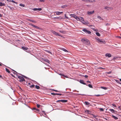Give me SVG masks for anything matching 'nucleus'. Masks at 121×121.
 I'll return each mask as SVG.
<instances>
[{
    "instance_id": "obj_1",
    "label": "nucleus",
    "mask_w": 121,
    "mask_h": 121,
    "mask_svg": "<svg viewBox=\"0 0 121 121\" xmlns=\"http://www.w3.org/2000/svg\"><path fill=\"white\" fill-rule=\"evenodd\" d=\"M81 41L83 43L86 45L89 44H90V42L87 39H82Z\"/></svg>"
},
{
    "instance_id": "obj_2",
    "label": "nucleus",
    "mask_w": 121,
    "mask_h": 121,
    "mask_svg": "<svg viewBox=\"0 0 121 121\" xmlns=\"http://www.w3.org/2000/svg\"><path fill=\"white\" fill-rule=\"evenodd\" d=\"M95 39L99 43H105V41H103L102 39H99L98 37L96 38Z\"/></svg>"
},
{
    "instance_id": "obj_3",
    "label": "nucleus",
    "mask_w": 121,
    "mask_h": 121,
    "mask_svg": "<svg viewBox=\"0 0 121 121\" xmlns=\"http://www.w3.org/2000/svg\"><path fill=\"white\" fill-rule=\"evenodd\" d=\"M18 78L20 79L19 81L20 82H21L23 81H25V79L22 77L20 76H18Z\"/></svg>"
},
{
    "instance_id": "obj_4",
    "label": "nucleus",
    "mask_w": 121,
    "mask_h": 121,
    "mask_svg": "<svg viewBox=\"0 0 121 121\" xmlns=\"http://www.w3.org/2000/svg\"><path fill=\"white\" fill-rule=\"evenodd\" d=\"M82 30L84 32L86 33H88V34H90L91 33V32L90 31H89L85 29H83Z\"/></svg>"
},
{
    "instance_id": "obj_5",
    "label": "nucleus",
    "mask_w": 121,
    "mask_h": 121,
    "mask_svg": "<svg viewBox=\"0 0 121 121\" xmlns=\"http://www.w3.org/2000/svg\"><path fill=\"white\" fill-rule=\"evenodd\" d=\"M51 32L53 33V34H54L55 35H58L59 36H60V35L58 33H57L55 31L52 30L51 31Z\"/></svg>"
},
{
    "instance_id": "obj_6",
    "label": "nucleus",
    "mask_w": 121,
    "mask_h": 121,
    "mask_svg": "<svg viewBox=\"0 0 121 121\" xmlns=\"http://www.w3.org/2000/svg\"><path fill=\"white\" fill-rule=\"evenodd\" d=\"M67 100H58L56 101L57 102H61L63 103H66L67 102Z\"/></svg>"
},
{
    "instance_id": "obj_7",
    "label": "nucleus",
    "mask_w": 121,
    "mask_h": 121,
    "mask_svg": "<svg viewBox=\"0 0 121 121\" xmlns=\"http://www.w3.org/2000/svg\"><path fill=\"white\" fill-rule=\"evenodd\" d=\"M104 9H107L108 10H111L112 9V8L108 6H105L104 7Z\"/></svg>"
},
{
    "instance_id": "obj_8",
    "label": "nucleus",
    "mask_w": 121,
    "mask_h": 121,
    "mask_svg": "<svg viewBox=\"0 0 121 121\" xmlns=\"http://www.w3.org/2000/svg\"><path fill=\"white\" fill-rule=\"evenodd\" d=\"M94 13V10L92 11H88L87 12V14L89 15H91V14Z\"/></svg>"
},
{
    "instance_id": "obj_9",
    "label": "nucleus",
    "mask_w": 121,
    "mask_h": 121,
    "mask_svg": "<svg viewBox=\"0 0 121 121\" xmlns=\"http://www.w3.org/2000/svg\"><path fill=\"white\" fill-rule=\"evenodd\" d=\"M30 25L31 26H32L35 27L37 29H39V28L38 27V26H36L34 25H33L32 24H30Z\"/></svg>"
},
{
    "instance_id": "obj_10",
    "label": "nucleus",
    "mask_w": 121,
    "mask_h": 121,
    "mask_svg": "<svg viewBox=\"0 0 121 121\" xmlns=\"http://www.w3.org/2000/svg\"><path fill=\"white\" fill-rule=\"evenodd\" d=\"M105 56H108V57H110L111 56V54L109 53H107L106 54Z\"/></svg>"
},
{
    "instance_id": "obj_11",
    "label": "nucleus",
    "mask_w": 121,
    "mask_h": 121,
    "mask_svg": "<svg viewBox=\"0 0 121 121\" xmlns=\"http://www.w3.org/2000/svg\"><path fill=\"white\" fill-rule=\"evenodd\" d=\"M32 10L34 11L36 10L40 11L42 10V9L41 8H34L32 9Z\"/></svg>"
},
{
    "instance_id": "obj_12",
    "label": "nucleus",
    "mask_w": 121,
    "mask_h": 121,
    "mask_svg": "<svg viewBox=\"0 0 121 121\" xmlns=\"http://www.w3.org/2000/svg\"><path fill=\"white\" fill-rule=\"evenodd\" d=\"M79 21H80L82 22L83 21H84L83 18L82 17H79Z\"/></svg>"
},
{
    "instance_id": "obj_13",
    "label": "nucleus",
    "mask_w": 121,
    "mask_h": 121,
    "mask_svg": "<svg viewBox=\"0 0 121 121\" xmlns=\"http://www.w3.org/2000/svg\"><path fill=\"white\" fill-rule=\"evenodd\" d=\"M79 82L81 83L84 85H86V83L84 82V81L82 80H80Z\"/></svg>"
},
{
    "instance_id": "obj_14",
    "label": "nucleus",
    "mask_w": 121,
    "mask_h": 121,
    "mask_svg": "<svg viewBox=\"0 0 121 121\" xmlns=\"http://www.w3.org/2000/svg\"><path fill=\"white\" fill-rule=\"evenodd\" d=\"M5 4L4 3H2L1 2H0V6H5Z\"/></svg>"
},
{
    "instance_id": "obj_15",
    "label": "nucleus",
    "mask_w": 121,
    "mask_h": 121,
    "mask_svg": "<svg viewBox=\"0 0 121 121\" xmlns=\"http://www.w3.org/2000/svg\"><path fill=\"white\" fill-rule=\"evenodd\" d=\"M63 12H55V13H56V14L59 15L60 14L63 13Z\"/></svg>"
},
{
    "instance_id": "obj_16",
    "label": "nucleus",
    "mask_w": 121,
    "mask_h": 121,
    "mask_svg": "<svg viewBox=\"0 0 121 121\" xmlns=\"http://www.w3.org/2000/svg\"><path fill=\"white\" fill-rule=\"evenodd\" d=\"M109 110L112 113H115V111L113 109H109Z\"/></svg>"
},
{
    "instance_id": "obj_17",
    "label": "nucleus",
    "mask_w": 121,
    "mask_h": 121,
    "mask_svg": "<svg viewBox=\"0 0 121 121\" xmlns=\"http://www.w3.org/2000/svg\"><path fill=\"white\" fill-rule=\"evenodd\" d=\"M7 6L11 10H13L14 9L12 7H11L10 6L7 5Z\"/></svg>"
},
{
    "instance_id": "obj_18",
    "label": "nucleus",
    "mask_w": 121,
    "mask_h": 121,
    "mask_svg": "<svg viewBox=\"0 0 121 121\" xmlns=\"http://www.w3.org/2000/svg\"><path fill=\"white\" fill-rule=\"evenodd\" d=\"M112 117L115 120H117L118 119V118L116 116L114 115H112Z\"/></svg>"
},
{
    "instance_id": "obj_19",
    "label": "nucleus",
    "mask_w": 121,
    "mask_h": 121,
    "mask_svg": "<svg viewBox=\"0 0 121 121\" xmlns=\"http://www.w3.org/2000/svg\"><path fill=\"white\" fill-rule=\"evenodd\" d=\"M70 16L71 17H72L74 18H75L76 17V16L74 14H70Z\"/></svg>"
},
{
    "instance_id": "obj_20",
    "label": "nucleus",
    "mask_w": 121,
    "mask_h": 121,
    "mask_svg": "<svg viewBox=\"0 0 121 121\" xmlns=\"http://www.w3.org/2000/svg\"><path fill=\"white\" fill-rule=\"evenodd\" d=\"M88 2H96V1L95 0H89Z\"/></svg>"
},
{
    "instance_id": "obj_21",
    "label": "nucleus",
    "mask_w": 121,
    "mask_h": 121,
    "mask_svg": "<svg viewBox=\"0 0 121 121\" xmlns=\"http://www.w3.org/2000/svg\"><path fill=\"white\" fill-rule=\"evenodd\" d=\"M30 22H35L36 23V21L33 20H30V19H29L28 20Z\"/></svg>"
},
{
    "instance_id": "obj_22",
    "label": "nucleus",
    "mask_w": 121,
    "mask_h": 121,
    "mask_svg": "<svg viewBox=\"0 0 121 121\" xmlns=\"http://www.w3.org/2000/svg\"><path fill=\"white\" fill-rule=\"evenodd\" d=\"M85 104L86 105H90V104L87 102H84Z\"/></svg>"
},
{
    "instance_id": "obj_23",
    "label": "nucleus",
    "mask_w": 121,
    "mask_h": 121,
    "mask_svg": "<svg viewBox=\"0 0 121 121\" xmlns=\"http://www.w3.org/2000/svg\"><path fill=\"white\" fill-rule=\"evenodd\" d=\"M22 49L23 50H27L28 49L26 47H22Z\"/></svg>"
},
{
    "instance_id": "obj_24",
    "label": "nucleus",
    "mask_w": 121,
    "mask_h": 121,
    "mask_svg": "<svg viewBox=\"0 0 121 121\" xmlns=\"http://www.w3.org/2000/svg\"><path fill=\"white\" fill-rule=\"evenodd\" d=\"M82 22L83 24H86L88 23V22H85L84 21H83Z\"/></svg>"
},
{
    "instance_id": "obj_25",
    "label": "nucleus",
    "mask_w": 121,
    "mask_h": 121,
    "mask_svg": "<svg viewBox=\"0 0 121 121\" xmlns=\"http://www.w3.org/2000/svg\"><path fill=\"white\" fill-rule=\"evenodd\" d=\"M5 70L6 72H8L9 73H10V71H9V70L7 68H5Z\"/></svg>"
},
{
    "instance_id": "obj_26",
    "label": "nucleus",
    "mask_w": 121,
    "mask_h": 121,
    "mask_svg": "<svg viewBox=\"0 0 121 121\" xmlns=\"http://www.w3.org/2000/svg\"><path fill=\"white\" fill-rule=\"evenodd\" d=\"M62 50L64 51V52H68V51L66 49H65L64 48H62Z\"/></svg>"
},
{
    "instance_id": "obj_27",
    "label": "nucleus",
    "mask_w": 121,
    "mask_h": 121,
    "mask_svg": "<svg viewBox=\"0 0 121 121\" xmlns=\"http://www.w3.org/2000/svg\"><path fill=\"white\" fill-rule=\"evenodd\" d=\"M59 32H60L62 33H63V34H64L65 33V32L64 31H63V30H60L59 31Z\"/></svg>"
},
{
    "instance_id": "obj_28",
    "label": "nucleus",
    "mask_w": 121,
    "mask_h": 121,
    "mask_svg": "<svg viewBox=\"0 0 121 121\" xmlns=\"http://www.w3.org/2000/svg\"><path fill=\"white\" fill-rule=\"evenodd\" d=\"M35 87L37 89H39L40 88V87L39 86L37 85L35 86Z\"/></svg>"
},
{
    "instance_id": "obj_29",
    "label": "nucleus",
    "mask_w": 121,
    "mask_h": 121,
    "mask_svg": "<svg viewBox=\"0 0 121 121\" xmlns=\"http://www.w3.org/2000/svg\"><path fill=\"white\" fill-rule=\"evenodd\" d=\"M101 87L102 89H104L105 90H107V88L106 87H103V86H101Z\"/></svg>"
},
{
    "instance_id": "obj_30",
    "label": "nucleus",
    "mask_w": 121,
    "mask_h": 121,
    "mask_svg": "<svg viewBox=\"0 0 121 121\" xmlns=\"http://www.w3.org/2000/svg\"><path fill=\"white\" fill-rule=\"evenodd\" d=\"M96 34L98 36H100V34L99 33V32H96Z\"/></svg>"
},
{
    "instance_id": "obj_31",
    "label": "nucleus",
    "mask_w": 121,
    "mask_h": 121,
    "mask_svg": "<svg viewBox=\"0 0 121 121\" xmlns=\"http://www.w3.org/2000/svg\"><path fill=\"white\" fill-rule=\"evenodd\" d=\"M20 5L21 6H22L23 7H24L25 6V5L22 4H20Z\"/></svg>"
},
{
    "instance_id": "obj_32",
    "label": "nucleus",
    "mask_w": 121,
    "mask_h": 121,
    "mask_svg": "<svg viewBox=\"0 0 121 121\" xmlns=\"http://www.w3.org/2000/svg\"><path fill=\"white\" fill-rule=\"evenodd\" d=\"M75 19H76V20L78 21H79V17H77V16L75 18Z\"/></svg>"
},
{
    "instance_id": "obj_33",
    "label": "nucleus",
    "mask_w": 121,
    "mask_h": 121,
    "mask_svg": "<svg viewBox=\"0 0 121 121\" xmlns=\"http://www.w3.org/2000/svg\"><path fill=\"white\" fill-rule=\"evenodd\" d=\"M97 18H99V19H100V20H103V19H102L101 17L99 16H97Z\"/></svg>"
},
{
    "instance_id": "obj_34",
    "label": "nucleus",
    "mask_w": 121,
    "mask_h": 121,
    "mask_svg": "<svg viewBox=\"0 0 121 121\" xmlns=\"http://www.w3.org/2000/svg\"><path fill=\"white\" fill-rule=\"evenodd\" d=\"M67 7V5H64L62 6L61 7H62V8H65L66 7Z\"/></svg>"
},
{
    "instance_id": "obj_35",
    "label": "nucleus",
    "mask_w": 121,
    "mask_h": 121,
    "mask_svg": "<svg viewBox=\"0 0 121 121\" xmlns=\"http://www.w3.org/2000/svg\"><path fill=\"white\" fill-rule=\"evenodd\" d=\"M93 117L94 118H95L96 119H97V117L98 116H95L94 115H93Z\"/></svg>"
},
{
    "instance_id": "obj_36",
    "label": "nucleus",
    "mask_w": 121,
    "mask_h": 121,
    "mask_svg": "<svg viewBox=\"0 0 121 121\" xmlns=\"http://www.w3.org/2000/svg\"><path fill=\"white\" fill-rule=\"evenodd\" d=\"M88 86L90 88H93V86L91 84H89L88 85Z\"/></svg>"
},
{
    "instance_id": "obj_37",
    "label": "nucleus",
    "mask_w": 121,
    "mask_h": 121,
    "mask_svg": "<svg viewBox=\"0 0 121 121\" xmlns=\"http://www.w3.org/2000/svg\"><path fill=\"white\" fill-rule=\"evenodd\" d=\"M81 0L83 2H88L89 0Z\"/></svg>"
},
{
    "instance_id": "obj_38",
    "label": "nucleus",
    "mask_w": 121,
    "mask_h": 121,
    "mask_svg": "<svg viewBox=\"0 0 121 121\" xmlns=\"http://www.w3.org/2000/svg\"><path fill=\"white\" fill-rule=\"evenodd\" d=\"M35 87V85H32L30 86V87L31 88H33Z\"/></svg>"
},
{
    "instance_id": "obj_39",
    "label": "nucleus",
    "mask_w": 121,
    "mask_h": 121,
    "mask_svg": "<svg viewBox=\"0 0 121 121\" xmlns=\"http://www.w3.org/2000/svg\"><path fill=\"white\" fill-rule=\"evenodd\" d=\"M51 94L54 95H57V93H51Z\"/></svg>"
},
{
    "instance_id": "obj_40",
    "label": "nucleus",
    "mask_w": 121,
    "mask_h": 121,
    "mask_svg": "<svg viewBox=\"0 0 121 121\" xmlns=\"http://www.w3.org/2000/svg\"><path fill=\"white\" fill-rule=\"evenodd\" d=\"M11 2H12L13 3H15V4H17V2L15 1H14L13 0H12V1L11 0Z\"/></svg>"
},
{
    "instance_id": "obj_41",
    "label": "nucleus",
    "mask_w": 121,
    "mask_h": 121,
    "mask_svg": "<svg viewBox=\"0 0 121 121\" xmlns=\"http://www.w3.org/2000/svg\"><path fill=\"white\" fill-rule=\"evenodd\" d=\"M112 73V71H109V72H107L106 73H107L108 74H110V73Z\"/></svg>"
},
{
    "instance_id": "obj_42",
    "label": "nucleus",
    "mask_w": 121,
    "mask_h": 121,
    "mask_svg": "<svg viewBox=\"0 0 121 121\" xmlns=\"http://www.w3.org/2000/svg\"><path fill=\"white\" fill-rule=\"evenodd\" d=\"M85 112H86L87 113H89V112L90 111L88 110H86Z\"/></svg>"
},
{
    "instance_id": "obj_43",
    "label": "nucleus",
    "mask_w": 121,
    "mask_h": 121,
    "mask_svg": "<svg viewBox=\"0 0 121 121\" xmlns=\"http://www.w3.org/2000/svg\"><path fill=\"white\" fill-rule=\"evenodd\" d=\"M99 109L101 111H104V109L103 108H100Z\"/></svg>"
},
{
    "instance_id": "obj_44",
    "label": "nucleus",
    "mask_w": 121,
    "mask_h": 121,
    "mask_svg": "<svg viewBox=\"0 0 121 121\" xmlns=\"http://www.w3.org/2000/svg\"><path fill=\"white\" fill-rule=\"evenodd\" d=\"M93 30L94 31H96V32H97V31H98L97 30L95 29H94V28L93 29Z\"/></svg>"
},
{
    "instance_id": "obj_45",
    "label": "nucleus",
    "mask_w": 121,
    "mask_h": 121,
    "mask_svg": "<svg viewBox=\"0 0 121 121\" xmlns=\"http://www.w3.org/2000/svg\"><path fill=\"white\" fill-rule=\"evenodd\" d=\"M65 17L66 18H67V19H68V17H67V16H66V14H65Z\"/></svg>"
},
{
    "instance_id": "obj_46",
    "label": "nucleus",
    "mask_w": 121,
    "mask_h": 121,
    "mask_svg": "<svg viewBox=\"0 0 121 121\" xmlns=\"http://www.w3.org/2000/svg\"><path fill=\"white\" fill-rule=\"evenodd\" d=\"M37 108H39L40 107V105L39 104H37Z\"/></svg>"
},
{
    "instance_id": "obj_47",
    "label": "nucleus",
    "mask_w": 121,
    "mask_h": 121,
    "mask_svg": "<svg viewBox=\"0 0 121 121\" xmlns=\"http://www.w3.org/2000/svg\"><path fill=\"white\" fill-rule=\"evenodd\" d=\"M83 76L86 78H87L88 77V76L86 75L85 76Z\"/></svg>"
},
{
    "instance_id": "obj_48",
    "label": "nucleus",
    "mask_w": 121,
    "mask_h": 121,
    "mask_svg": "<svg viewBox=\"0 0 121 121\" xmlns=\"http://www.w3.org/2000/svg\"><path fill=\"white\" fill-rule=\"evenodd\" d=\"M57 95H60V96H61V95H62V94H58V93H57Z\"/></svg>"
},
{
    "instance_id": "obj_49",
    "label": "nucleus",
    "mask_w": 121,
    "mask_h": 121,
    "mask_svg": "<svg viewBox=\"0 0 121 121\" xmlns=\"http://www.w3.org/2000/svg\"><path fill=\"white\" fill-rule=\"evenodd\" d=\"M112 105L114 106V107H116V105L115 104H112Z\"/></svg>"
},
{
    "instance_id": "obj_50",
    "label": "nucleus",
    "mask_w": 121,
    "mask_h": 121,
    "mask_svg": "<svg viewBox=\"0 0 121 121\" xmlns=\"http://www.w3.org/2000/svg\"><path fill=\"white\" fill-rule=\"evenodd\" d=\"M46 61L47 62H48V63H49V60H46Z\"/></svg>"
},
{
    "instance_id": "obj_51",
    "label": "nucleus",
    "mask_w": 121,
    "mask_h": 121,
    "mask_svg": "<svg viewBox=\"0 0 121 121\" xmlns=\"http://www.w3.org/2000/svg\"><path fill=\"white\" fill-rule=\"evenodd\" d=\"M52 90L55 91H56V92H59V91H57V90Z\"/></svg>"
},
{
    "instance_id": "obj_52",
    "label": "nucleus",
    "mask_w": 121,
    "mask_h": 121,
    "mask_svg": "<svg viewBox=\"0 0 121 121\" xmlns=\"http://www.w3.org/2000/svg\"><path fill=\"white\" fill-rule=\"evenodd\" d=\"M41 2H44V0H39Z\"/></svg>"
},
{
    "instance_id": "obj_53",
    "label": "nucleus",
    "mask_w": 121,
    "mask_h": 121,
    "mask_svg": "<svg viewBox=\"0 0 121 121\" xmlns=\"http://www.w3.org/2000/svg\"><path fill=\"white\" fill-rule=\"evenodd\" d=\"M47 52H49V53H51V52H50V51H47Z\"/></svg>"
},
{
    "instance_id": "obj_54",
    "label": "nucleus",
    "mask_w": 121,
    "mask_h": 121,
    "mask_svg": "<svg viewBox=\"0 0 121 121\" xmlns=\"http://www.w3.org/2000/svg\"><path fill=\"white\" fill-rule=\"evenodd\" d=\"M36 110L37 111H39V110L37 108H36Z\"/></svg>"
},
{
    "instance_id": "obj_55",
    "label": "nucleus",
    "mask_w": 121,
    "mask_h": 121,
    "mask_svg": "<svg viewBox=\"0 0 121 121\" xmlns=\"http://www.w3.org/2000/svg\"><path fill=\"white\" fill-rule=\"evenodd\" d=\"M86 82H88V83H91V82L90 81H87Z\"/></svg>"
},
{
    "instance_id": "obj_56",
    "label": "nucleus",
    "mask_w": 121,
    "mask_h": 121,
    "mask_svg": "<svg viewBox=\"0 0 121 121\" xmlns=\"http://www.w3.org/2000/svg\"><path fill=\"white\" fill-rule=\"evenodd\" d=\"M100 95H95L97 96H99Z\"/></svg>"
},
{
    "instance_id": "obj_57",
    "label": "nucleus",
    "mask_w": 121,
    "mask_h": 121,
    "mask_svg": "<svg viewBox=\"0 0 121 121\" xmlns=\"http://www.w3.org/2000/svg\"><path fill=\"white\" fill-rule=\"evenodd\" d=\"M36 108H34L33 109V110H36Z\"/></svg>"
},
{
    "instance_id": "obj_58",
    "label": "nucleus",
    "mask_w": 121,
    "mask_h": 121,
    "mask_svg": "<svg viewBox=\"0 0 121 121\" xmlns=\"http://www.w3.org/2000/svg\"><path fill=\"white\" fill-rule=\"evenodd\" d=\"M42 112L43 113H45V112H44V111H42Z\"/></svg>"
},
{
    "instance_id": "obj_59",
    "label": "nucleus",
    "mask_w": 121,
    "mask_h": 121,
    "mask_svg": "<svg viewBox=\"0 0 121 121\" xmlns=\"http://www.w3.org/2000/svg\"><path fill=\"white\" fill-rule=\"evenodd\" d=\"M58 18H59L58 17H56L55 18L57 19H58Z\"/></svg>"
},
{
    "instance_id": "obj_60",
    "label": "nucleus",
    "mask_w": 121,
    "mask_h": 121,
    "mask_svg": "<svg viewBox=\"0 0 121 121\" xmlns=\"http://www.w3.org/2000/svg\"><path fill=\"white\" fill-rule=\"evenodd\" d=\"M100 68H101V69H105V68H102V67H100Z\"/></svg>"
},
{
    "instance_id": "obj_61",
    "label": "nucleus",
    "mask_w": 121,
    "mask_h": 121,
    "mask_svg": "<svg viewBox=\"0 0 121 121\" xmlns=\"http://www.w3.org/2000/svg\"><path fill=\"white\" fill-rule=\"evenodd\" d=\"M60 75H62V76H64V74H60Z\"/></svg>"
},
{
    "instance_id": "obj_62",
    "label": "nucleus",
    "mask_w": 121,
    "mask_h": 121,
    "mask_svg": "<svg viewBox=\"0 0 121 121\" xmlns=\"http://www.w3.org/2000/svg\"><path fill=\"white\" fill-rule=\"evenodd\" d=\"M28 84L29 85H30V83H28Z\"/></svg>"
},
{
    "instance_id": "obj_63",
    "label": "nucleus",
    "mask_w": 121,
    "mask_h": 121,
    "mask_svg": "<svg viewBox=\"0 0 121 121\" xmlns=\"http://www.w3.org/2000/svg\"><path fill=\"white\" fill-rule=\"evenodd\" d=\"M2 16V15L0 14V17H1Z\"/></svg>"
},
{
    "instance_id": "obj_64",
    "label": "nucleus",
    "mask_w": 121,
    "mask_h": 121,
    "mask_svg": "<svg viewBox=\"0 0 121 121\" xmlns=\"http://www.w3.org/2000/svg\"><path fill=\"white\" fill-rule=\"evenodd\" d=\"M120 81L121 82V79H120Z\"/></svg>"
}]
</instances>
